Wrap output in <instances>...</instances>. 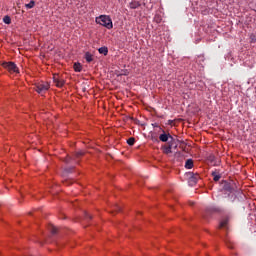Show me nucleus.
Returning <instances> with one entry per match:
<instances>
[{"label":"nucleus","instance_id":"1","mask_svg":"<svg viewBox=\"0 0 256 256\" xmlns=\"http://www.w3.org/2000/svg\"><path fill=\"white\" fill-rule=\"evenodd\" d=\"M95 22L98 25H102V27H106V29H113V20H111L110 16L100 15L96 17Z\"/></svg>","mask_w":256,"mask_h":256},{"label":"nucleus","instance_id":"2","mask_svg":"<svg viewBox=\"0 0 256 256\" xmlns=\"http://www.w3.org/2000/svg\"><path fill=\"white\" fill-rule=\"evenodd\" d=\"M2 67L9 71V73H19V68L15 62H3Z\"/></svg>","mask_w":256,"mask_h":256},{"label":"nucleus","instance_id":"3","mask_svg":"<svg viewBox=\"0 0 256 256\" xmlns=\"http://www.w3.org/2000/svg\"><path fill=\"white\" fill-rule=\"evenodd\" d=\"M35 90L40 95H43V93H47L49 91V83L47 82H39L35 85Z\"/></svg>","mask_w":256,"mask_h":256},{"label":"nucleus","instance_id":"4","mask_svg":"<svg viewBox=\"0 0 256 256\" xmlns=\"http://www.w3.org/2000/svg\"><path fill=\"white\" fill-rule=\"evenodd\" d=\"M160 141H162V143H167V141H169L170 139H173V136H171V134H167V133H163L160 134L159 136Z\"/></svg>","mask_w":256,"mask_h":256},{"label":"nucleus","instance_id":"5","mask_svg":"<svg viewBox=\"0 0 256 256\" xmlns=\"http://www.w3.org/2000/svg\"><path fill=\"white\" fill-rule=\"evenodd\" d=\"M211 175L213 177V181L217 182L219 179H221V174H219L218 170L212 171Z\"/></svg>","mask_w":256,"mask_h":256},{"label":"nucleus","instance_id":"6","mask_svg":"<svg viewBox=\"0 0 256 256\" xmlns=\"http://www.w3.org/2000/svg\"><path fill=\"white\" fill-rule=\"evenodd\" d=\"M220 229H229V220L224 219L220 222Z\"/></svg>","mask_w":256,"mask_h":256},{"label":"nucleus","instance_id":"7","mask_svg":"<svg viewBox=\"0 0 256 256\" xmlns=\"http://www.w3.org/2000/svg\"><path fill=\"white\" fill-rule=\"evenodd\" d=\"M199 180V174H192V177L189 178V183H193L195 185Z\"/></svg>","mask_w":256,"mask_h":256},{"label":"nucleus","instance_id":"8","mask_svg":"<svg viewBox=\"0 0 256 256\" xmlns=\"http://www.w3.org/2000/svg\"><path fill=\"white\" fill-rule=\"evenodd\" d=\"M84 58L86 59L87 63H91L93 61V54L90 52H86Z\"/></svg>","mask_w":256,"mask_h":256},{"label":"nucleus","instance_id":"9","mask_svg":"<svg viewBox=\"0 0 256 256\" xmlns=\"http://www.w3.org/2000/svg\"><path fill=\"white\" fill-rule=\"evenodd\" d=\"M162 149H163V153H165L166 155H169V153H173L172 151L173 148H171V146L164 145Z\"/></svg>","mask_w":256,"mask_h":256},{"label":"nucleus","instance_id":"10","mask_svg":"<svg viewBox=\"0 0 256 256\" xmlns=\"http://www.w3.org/2000/svg\"><path fill=\"white\" fill-rule=\"evenodd\" d=\"M168 147L177 149V143L175 142V138L172 137V139L168 140Z\"/></svg>","mask_w":256,"mask_h":256},{"label":"nucleus","instance_id":"11","mask_svg":"<svg viewBox=\"0 0 256 256\" xmlns=\"http://www.w3.org/2000/svg\"><path fill=\"white\" fill-rule=\"evenodd\" d=\"M98 52L100 53V55H107V53H109V48L103 46L98 49Z\"/></svg>","mask_w":256,"mask_h":256},{"label":"nucleus","instance_id":"12","mask_svg":"<svg viewBox=\"0 0 256 256\" xmlns=\"http://www.w3.org/2000/svg\"><path fill=\"white\" fill-rule=\"evenodd\" d=\"M217 212H219V208H216V207H213V206H210V207L206 208V213H217Z\"/></svg>","mask_w":256,"mask_h":256},{"label":"nucleus","instance_id":"13","mask_svg":"<svg viewBox=\"0 0 256 256\" xmlns=\"http://www.w3.org/2000/svg\"><path fill=\"white\" fill-rule=\"evenodd\" d=\"M83 67L81 66V63H74V71L76 73H81Z\"/></svg>","mask_w":256,"mask_h":256},{"label":"nucleus","instance_id":"14","mask_svg":"<svg viewBox=\"0 0 256 256\" xmlns=\"http://www.w3.org/2000/svg\"><path fill=\"white\" fill-rule=\"evenodd\" d=\"M186 169H193V159H188L185 162Z\"/></svg>","mask_w":256,"mask_h":256},{"label":"nucleus","instance_id":"15","mask_svg":"<svg viewBox=\"0 0 256 256\" xmlns=\"http://www.w3.org/2000/svg\"><path fill=\"white\" fill-rule=\"evenodd\" d=\"M56 87H63L65 85V80L58 78L57 82H54Z\"/></svg>","mask_w":256,"mask_h":256},{"label":"nucleus","instance_id":"16","mask_svg":"<svg viewBox=\"0 0 256 256\" xmlns=\"http://www.w3.org/2000/svg\"><path fill=\"white\" fill-rule=\"evenodd\" d=\"M26 9H33L35 7V1H30L28 4H25Z\"/></svg>","mask_w":256,"mask_h":256},{"label":"nucleus","instance_id":"17","mask_svg":"<svg viewBox=\"0 0 256 256\" xmlns=\"http://www.w3.org/2000/svg\"><path fill=\"white\" fill-rule=\"evenodd\" d=\"M3 23H5L6 25H11V17L4 16Z\"/></svg>","mask_w":256,"mask_h":256},{"label":"nucleus","instance_id":"18","mask_svg":"<svg viewBox=\"0 0 256 256\" xmlns=\"http://www.w3.org/2000/svg\"><path fill=\"white\" fill-rule=\"evenodd\" d=\"M127 143H128L130 146L135 145V138L130 137V138L127 140Z\"/></svg>","mask_w":256,"mask_h":256},{"label":"nucleus","instance_id":"19","mask_svg":"<svg viewBox=\"0 0 256 256\" xmlns=\"http://www.w3.org/2000/svg\"><path fill=\"white\" fill-rule=\"evenodd\" d=\"M49 229H50L52 235H56V233H57V228H56L55 226L51 225V226L49 227Z\"/></svg>","mask_w":256,"mask_h":256},{"label":"nucleus","instance_id":"20","mask_svg":"<svg viewBox=\"0 0 256 256\" xmlns=\"http://www.w3.org/2000/svg\"><path fill=\"white\" fill-rule=\"evenodd\" d=\"M224 189H225V191H231V185H229V183H226L224 185Z\"/></svg>","mask_w":256,"mask_h":256},{"label":"nucleus","instance_id":"21","mask_svg":"<svg viewBox=\"0 0 256 256\" xmlns=\"http://www.w3.org/2000/svg\"><path fill=\"white\" fill-rule=\"evenodd\" d=\"M114 211H121V207L117 204L113 206Z\"/></svg>","mask_w":256,"mask_h":256},{"label":"nucleus","instance_id":"22","mask_svg":"<svg viewBox=\"0 0 256 256\" xmlns=\"http://www.w3.org/2000/svg\"><path fill=\"white\" fill-rule=\"evenodd\" d=\"M58 79H60L59 76H58V74H54V75H53V81H54V83H56V82L58 81Z\"/></svg>","mask_w":256,"mask_h":256},{"label":"nucleus","instance_id":"23","mask_svg":"<svg viewBox=\"0 0 256 256\" xmlns=\"http://www.w3.org/2000/svg\"><path fill=\"white\" fill-rule=\"evenodd\" d=\"M85 219H93V216H91V214L85 212Z\"/></svg>","mask_w":256,"mask_h":256},{"label":"nucleus","instance_id":"24","mask_svg":"<svg viewBox=\"0 0 256 256\" xmlns=\"http://www.w3.org/2000/svg\"><path fill=\"white\" fill-rule=\"evenodd\" d=\"M82 155H85L84 152L80 151V152H76V157H82Z\"/></svg>","mask_w":256,"mask_h":256},{"label":"nucleus","instance_id":"25","mask_svg":"<svg viewBox=\"0 0 256 256\" xmlns=\"http://www.w3.org/2000/svg\"><path fill=\"white\" fill-rule=\"evenodd\" d=\"M228 249H233V244L231 242H226Z\"/></svg>","mask_w":256,"mask_h":256},{"label":"nucleus","instance_id":"26","mask_svg":"<svg viewBox=\"0 0 256 256\" xmlns=\"http://www.w3.org/2000/svg\"><path fill=\"white\" fill-rule=\"evenodd\" d=\"M131 8H132V9H137V5L132 4Z\"/></svg>","mask_w":256,"mask_h":256}]
</instances>
